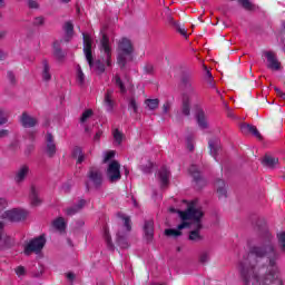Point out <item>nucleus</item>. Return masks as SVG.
Listing matches in <instances>:
<instances>
[{"label":"nucleus","instance_id":"1","mask_svg":"<svg viewBox=\"0 0 285 285\" xmlns=\"http://www.w3.org/2000/svg\"><path fill=\"white\" fill-rule=\"evenodd\" d=\"M257 244L252 245L239 262L238 271L244 285H285L279 275L282 254L275 247L273 234L266 224L256 223Z\"/></svg>","mask_w":285,"mask_h":285},{"label":"nucleus","instance_id":"2","mask_svg":"<svg viewBox=\"0 0 285 285\" xmlns=\"http://www.w3.org/2000/svg\"><path fill=\"white\" fill-rule=\"evenodd\" d=\"M179 217L183 222H188L191 219L194 222V230L189 232L188 240L189 242H204V236L199 234V230L204 228L202 224V217H204V210L202 208L195 207V202L190 203L186 209V212H179Z\"/></svg>","mask_w":285,"mask_h":285},{"label":"nucleus","instance_id":"3","mask_svg":"<svg viewBox=\"0 0 285 285\" xmlns=\"http://www.w3.org/2000/svg\"><path fill=\"white\" fill-rule=\"evenodd\" d=\"M134 53L135 46H132V41L128 38H121L117 47V63L121 70L126 68L129 61H132Z\"/></svg>","mask_w":285,"mask_h":285},{"label":"nucleus","instance_id":"4","mask_svg":"<svg viewBox=\"0 0 285 285\" xmlns=\"http://www.w3.org/2000/svg\"><path fill=\"white\" fill-rule=\"evenodd\" d=\"M46 246V235H40L36 238H32L26 246H24V255L30 256L32 253L39 255L43 247Z\"/></svg>","mask_w":285,"mask_h":285},{"label":"nucleus","instance_id":"5","mask_svg":"<svg viewBox=\"0 0 285 285\" xmlns=\"http://www.w3.org/2000/svg\"><path fill=\"white\" fill-rule=\"evenodd\" d=\"M106 177L110 184H117L121 180V164L117 160H111L106 170Z\"/></svg>","mask_w":285,"mask_h":285},{"label":"nucleus","instance_id":"6","mask_svg":"<svg viewBox=\"0 0 285 285\" xmlns=\"http://www.w3.org/2000/svg\"><path fill=\"white\" fill-rule=\"evenodd\" d=\"M180 81L184 86V95L183 97H198L197 90L193 86V73L189 71L183 72L180 77Z\"/></svg>","mask_w":285,"mask_h":285},{"label":"nucleus","instance_id":"7","mask_svg":"<svg viewBox=\"0 0 285 285\" xmlns=\"http://www.w3.org/2000/svg\"><path fill=\"white\" fill-rule=\"evenodd\" d=\"M100 51L104 52L105 61L108 68H110L112 66V49L110 48V38L106 33L102 35L100 40Z\"/></svg>","mask_w":285,"mask_h":285},{"label":"nucleus","instance_id":"8","mask_svg":"<svg viewBox=\"0 0 285 285\" xmlns=\"http://www.w3.org/2000/svg\"><path fill=\"white\" fill-rule=\"evenodd\" d=\"M28 217V213L23 209L13 208L10 210H6L2 215V219H8V222H23Z\"/></svg>","mask_w":285,"mask_h":285},{"label":"nucleus","instance_id":"9","mask_svg":"<svg viewBox=\"0 0 285 285\" xmlns=\"http://www.w3.org/2000/svg\"><path fill=\"white\" fill-rule=\"evenodd\" d=\"M87 177L89 181L92 183V186L96 188V190L101 188V184H104V175L99 169L90 168Z\"/></svg>","mask_w":285,"mask_h":285},{"label":"nucleus","instance_id":"10","mask_svg":"<svg viewBox=\"0 0 285 285\" xmlns=\"http://www.w3.org/2000/svg\"><path fill=\"white\" fill-rule=\"evenodd\" d=\"M83 35V53L86 56V59L88 61V65L90 68L95 66V60L92 59V39H90L89 36Z\"/></svg>","mask_w":285,"mask_h":285},{"label":"nucleus","instance_id":"11","mask_svg":"<svg viewBox=\"0 0 285 285\" xmlns=\"http://www.w3.org/2000/svg\"><path fill=\"white\" fill-rule=\"evenodd\" d=\"M142 230L147 244H150L155 238V222L153 219L145 220Z\"/></svg>","mask_w":285,"mask_h":285},{"label":"nucleus","instance_id":"12","mask_svg":"<svg viewBox=\"0 0 285 285\" xmlns=\"http://www.w3.org/2000/svg\"><path fill=\"white\" fill-rule=\"evenodd\" d=\"M45 153L50 158H52V157H55V155H57V144H55V136H52L51 132H47Z\"/></svg>","mask_w":285,"mask_h":285},{"label":"nucleus","instance_id":"13","mask_svg":"<svg viewBox=\"0 0 285 285\" xmlns=\"http://www.w3.org/2000/svg\"><path fill=\"white\" fill-rule=\"evenodd\" d=\"M189 175H191V177H193L196 186H198V188L206 186V179H204V177H202V173L199 171V168L197 167V165H191L189 167Z\"/></svg>","mask_w":285,"mask_h":285},{"label":"nucleus","instance_id":"14","mask_svg":"<svg viewBox=\"0 0 285 285\" xmlns=\"http://www.w3.org/2000/svg\"><path fill=\"white\" fill-rule=\"evenodd\" d=\"M115 89H107L106 94H105V98H104V106L107 110V112H114L115 110Z\"/></svg>","mask_w":285,"mask_h":285},{"label":"nucleus","instance_id":"15","mask_svg":"<svg viewBox=\"0 0 285 285\" xmlns=\"http://www.w3.org/2000/svg\"><path fill=\"white\" fill-rule=\"evenodd\" d=\"M28 175H30V166L21 165L16 170V175H14L16 184H23V181H26V177H28Z\"/></svg>","mask_w":285,"mask_h":285},{"label":"nucleus","instance_id":"16","mask_svg":"<svg viewBox=\"0 0 285 285\" xmlns=\"http://www.w3.org/2000/svg\"><path fill=\"white\" fill-rule=\"evenodd\" d=\"M20 124L23 128H35L39 124V120L24 111L20 116Z\"/></svg>","mask_w":285,"mask_h":285},{"label":"nucleus","instance_id":"17","mask_svg":"<svg viewBox=\"0 0 285 285\" xmlns=\"http://www.w3.org/2000/svg\"><path fill=\"white\" fill-rule=\"evenodd\" d=\"M209 146V154L214 159L217 161V157L219 156V153H222V142L217 138H213L208 141Z\"/></svg>","mask_w":285,"mask_h":285},{"label":"nucleus","instance_id":"18","mask_svg":"<svg viewBox=\"0 0 285 285\" xmlns=\"http://www.w3.org/2000/svg\"><path fill=\"white\" fill-rule=\"evenodd\" d=\"M265 57L268 61L267 68H269V70H279V68H282V65L279 63V60H277V58L275 57V53H273L272 51H266Z\"/></svg>","mask_w":285,"mask_h":285},{"label":"nucleus","instance_id":"19","mask_svg":"<svg viewBox=\"0 0 285 285\" xmlns=\"http://www.w3.org/2000/svg\"><path fill=\"white\" fill-rule=\"evenodd\" d=\"M190 99H197V96H183L180 112L184 117H190Z\"/></svg>","mask_w":285,"mask_h":285},{"label":"nucleus","instance_id":"20","mask_svg":"<svg viewBox=\"0 0 285 285\" xmlns=\"http://www.w3.org/2000/svg\"><path fill=\"white\" fill-rule=\"evenodd\" d=\"M240 130L244 135L250 134L254 137H256V139L262 140V134H259V130H257V127H255L253 125L243 124V125H240Z\"/></svg>","mask_w":285,"mask_h":285},{"label":"nucleus","instance_id":"21","mask_svg":"<svg viewBox=\"0 0 285 285\" xmlns=\"http://www.w3.org/2000/svg\"><path fill=\"white\" fill-rule=\"evenodd\" d=\"M189 224L186 222H183L180 225L177 226V229L167 228L165 229V235L167 237H181V230L184 228H188Z\"/></svg>","mask_w":285,"mask_h":285},{"label":"nucleus","instance_id":"22","mask_svg":"<svg viewBox=\"0 0 285 285\" xmlns=\"http://www.w3.org/2000/svg\"><path fill=\"white\" fill-rule=\"evenodd\" d=\"M29 199L31 202V206H41L42 204L41 197H39V188L35 185L30 188Z\"/></svg>","mask_w":285,"mask_h":285},{"label":"nucleus","instance_id":"23","mask_svg":"<svg viewBox=\"0 0 285 285\" xmlns=\"http://www.w3.org/2000/svg\"><path fill=\"white\" fill-rule=\"evenodd\" d=\"M196 121L202 130L208 129V120H206V114L204 112V109H198L196 111Z\"/></svg>","mask_w":285,"mask_h":285},{"label":"nucleus","instance_id":"24","mask_svg":"<svg viewBox=\"0 0 285 285\" xmlns=\"http://www.w3.org/2000/svg\"><path fill=\"white\" fill-rule=\"evenodd\" d=\"M53 57L58 61H63L66 59V52L61 49V43H59V41L53 42Z\"/></svg>","mask_w":285,"mask_h":285},{"label":"nucleus","instance_id":"25","mask_svg":"<svg viewBox=\"0 0 285 285\" xmlns=\"http://www.w3.org/2000/svg\"><path fill=\"white\" fill-rule=\"evenodd\" d=\"M85 206H86V199H80L78 204L67 208L66 214L69 217H72V215H77V213H79V210H81Z\"/></svg>","mask_w":285,"mask_h":285},{"label":"nucleus","instance_id":"26","mask_svg":"<svg viewBox=\"0 0 285 285\" xmlns=\"http://www.w3.org/2000/svg\"><path fill=\"white\" fill-rule=\"evenodd\" d=\"M14 242L8 235H3L0 233V250H6V248H12Z\"/></svg>","mask_w":285,"mask_h":285},{"label":"nucleus","instance_id":"27","mask_svg":"<svg viewBox=\"0 0 285 285\" xmlns=\"http://www.w3.org/2000/svg\"><path fill=\"white\" fill-rule=\"evenodd\" d=\"M158 177L161 181L163 186H168V179L170 177V170L166 168V166H163L160 170L158 171Z\"/></svg>","mask_w":285,"mask_h":285},{"label":"nucleus","instance_id":"28","mask_svg":"<svg viewBox=\"0 0 285 285\" xmlns=\"http://www.w3.org/2000/svg\"><path fill=\"white\" fill-rule=\"evenodd\" d=\"M263 166H265L266 168H275V166H277L279 164V158H275L273 156H268L266 155L263 158L262 161Z\"/></svg>","mask_w":285,"mask_h":285},{"label":"nucleus","instance_id":"29","mask_svg":"<svg viewBox=\"0 0 285 285\" xmlns=\"http://www.w3.org/2000/svg\"><path fill=\"white\" fill-rule=\"evenodd\" d=\"M63 30H65V41H70L75 35V24H72V22L68 21L65 23L63 26Z\"/></svg>","mask_w":285,"mask_h":285},{"label":"nucleus","instance_id":"30","mask_svg":"<svg viewBox=\"0 0 285 285\" xmlns=\"http://www.w3.org/2000/svg\"><path fill=\"white\" fill-rule=\"evenodd\" d=\"M216 186H218L217 188V195L219 197V199H226L227 197V191H226V183H224L223 179H218L216 181Z\"/></svg>","mask_w":285,"mask_h":285},{"label":"nucleus","instance_id":"31","mask_svg":"<svg viewBox=\"0 0 285 285\" xmlns=\"http://www.w3.org/2000/svg\"><path fill=\"white\" fill-rule=\"evenodd\" d=\"M112 81L116 88H119L120 95H126V92H128V89H126V85L124 83V80H121V77H119V75H116Z\"/></svg>","mask_w":285,"mask_h":285},{"label":"nucleus","instance_id":"32","mask_svg":"<svg viewBox=\"0 0 285 285\" xmlns=\"http://www.w3.org/2000/svg\"><path fill=\"white\" fill-rule=\"evenodd\" d=\"M76 81L81 88L82 86H86V75L79 65L77 66Z\"/></svg>","mask_w":285,"mask_h":285},{"label":"nucleus","instance_id":"33","mask_svg":"<svg viewBox=\"0 0 285 285\" xmlns=\"http://www.w3.org/2000/svg\"><path fill=\"white\" fill-rule=\"evenodd\" d=\"M72 157L78 158L77 164H83V160L86 159V155H83V149L81 147H75L72 150Z\"/></svg>","mask_w":285,"mask_h":285},{"label":"nucleus","instance_id":"34","mask_svg":"<svg viewBox=\"0 0 285 285\" xmlns=\"http://www.w3.org/2000/svg\"><path fill=\"white\" fill-rule=\"evenodd\" d=\"M145 106L148 110H157V108H159V99L147 98L145 99Z\"/></svg>","mask_w":285,"mask_h":285},{"label":"nucleus","instance_id":"35","mask_svg":"<svg viewBox=\"0 0 285 285\" xmlns=\"http://www.w3.org/2000/svg\"><path fill=\"white\" fill-rule=\"evenodd\" d=\"M42 66V79L43 81H50V79H52V75H50V65H48V60H43Z\"/></svg>","mask_w":285,"mask_h":285},{"label":"nucleus","instance_id":"36","mask_svg":"<svg viewBox=\"0 0 285 285\" xmlns=\"http://www.w3.org/2000/svg\"><path fill=\"white\" fill-rule=\"evenodd\" d=\"M52 226L57 230H66V220L63 219V217H58L56 220H53Z\"/></svg>","mask_w":285,"mask_h":285},{"label":"nucleus","instance_id":"37","mask_svg":"<svg viewBox=\"0 0 285 285\" xmlns=\"http://www.w3.org/2000/svg\"><path fill=\"white\" fill-rule=\"evenodd\" d=\"M238 3L244 10H247L248 12H253V10H255V4H253L250 0H238Z\"/></svg>","mask_w":285,"mask_h":285},{"label":"nucleus","instance_id":"38","mask_svg":"<svg viewBox=\"0 0 285 285\" xmlns=\"http://www.w3.org/2000/svg\"><path fill=\"white\" fill-rule=\"evenodd\" d=\"M117 217H119V219H124V226L126 228V230H128L129 233L132 230V226L130 225V218L126 215H124V213H118Z\"/></svg>","mask_w":285,"mask_h":285},{"label":"nucleus","instance_id":"39","mask_svg":"<svg viewBox=\"0 0 285 285\" xmlns=\"http://www.w3.org/2000/svg\"><path fill=\"white\" fill-rule=\"evenodd\" d=\"M92 68H95V70H97L99 75H104V72H106V65L99 59L94 62Z\"/></svg>","mask_w":285,"mask_h":285},{"label":"nucleus","instance_id":"40","mask_svg":"<svg viewBox=\"0 0 285 285\" xmlns=\"http://www.w3.org/2000/svg\"><path fill=\"white\" fill-rule=\"evenodd\" d=\"M105 242L109 250H115V245L112 244V238L110 237V232H108V229H105Z\"/></svg>","mask_w":285,"mask_h":285},{"label":"nucleus","instance_id":"41","mask_svg":"<svg viewBox=\"0 0 285 285\" xmlns=\"http://www.w3.org/2000/svg\"><path fill=\"white\" fill-rule=\"evenodd\" d=\"M117 244L118 246H120V248H128V240L126 238V236L121 235V234H117Z\"/></svg>","mask_w":285,"mask_h":285},{"label":"nucleus","instance_id":"42","mask_svg":"<svg viewBox=\"0 0 285 285\" xmlns=\"http://www.w3.org/2000/svg\"><path fill=\"white\" fill-rule=\"evenodd\" d=\"M32 26L33 28H41V26H46V18L43 16L33 18Z\"/></svg>","mask_w":285,"mask_h":285},{"label":"nucleus","instance_id":"43","mask_svg":"<svg viewBox=\"0 0 285 285\" xmlns=\"http://www.w3.org/2000/svg\"><path fill=\"white\" fill-rule=\"evenodd\" d=\"M114 139L118 144V146H121V141H124V134L119 131V129H115L114 132Z\"/></svg>","mask_w":285,"mask_h":285},{"label":"nucleus","instance_id":"44","mask_svg":"<svg viewBox=\"0 0 285 285\" xmlns=\"http://www.w3.org/2000/svg\"><path fill=\"white\" fill-rule=\"evenodd\" d=\"M94 115L92 109H87L82 112L81 117H80V124H86V121H88V119H90V117Z\"/></svg>","mask_w":285,"mask_h":285},{"label":"nucleus","instance_id":"45","mask_svg":"<svg viewBox=\"0 0 285 285\" xmlns=\"http://www.w3.org/2000/svg\"><path fill=\"white\" fill-rule=\"evenodd\" d=\"M129 108L134 110L135 115L139 112V107L137 106V100L135 98L129 99Z\"/></svg>","mask_w":285,"mask_h":285},{"label":"nucleus","instance_id":"46","mask_svg":"<svg viewBox=\"0 0 285 285\" xmlns=\"http://www.w3.org/2000/svg\"><path fill=\"white\" fill-rule=\"evenodd\" d=\"M115 155H116L115 150L107 151L105 154L104 164H108L110 159H115Z\"/></svg>","mask_w":285,"mask_h":285},{"label":"nucleus","instance_id":"47","mask_svg":"<svg viewBox=\"0 0 285 285\" xmlns=\"http://www.w3.org/2000/svg\"><path fill=\"white\" fill-rule=\"evenodd\" d=\"M210 259V256L208 255L207 252H204L199 256V263L200 264H207V262Z\"/></svg>","mask_w":285,"mask_h":285},{"label":"nucleus","instance_id":"48","mask_svg":"<svg viewBox=\"0 0 285 285\" xmlns=\"http://www.w3.org/2000/svg\"><path fill=\"white\" fill-rule=\"evenodd\" d=\"M174 28H176L177 32H179V35L185 37V39H188V32L186 31V29H184V28H181V26H179V22Z\"/></svg>","mask_w":285,"mask_h":285},{"label":"nucleus","instance_id":"49","mask_svg":"<svg viewBox=\"0 0 285 285\" xmlns=\"http://www.w3.org/2000/svg\"><path fill=\"white\" fill-rule=\"evenodd\" d=\"M144 71L146 72V75H153V72H155V67L153 66V63H146L144 67Z\"/></svg>","mask_w":285,"mask_h":285},{"label":"nucleus","instance_id":"50","mask_svg":"<svg viewBox=\"0 0 285 285\" xmlns=\"http://www.w3.org/2000/svg\"><path fill=\"white\" fill-rule=\"evenodd\" d=\"M28 1V8L31 10H39V2L36 0H27Z\"/></svg>","mask_w":285,"mask_h":285},{"label":"nucleus","instance_id":"51","mask_svg":"<svg viewBox=\"0 0 285 285\" xmlns=\"http://www.w3.org/2000/svg\"><path fill=\"white\" fill-rule=\"evenodd\" d=\"M186 142H187V148L190 153H193V150H195V145H193V137H187L186 139Z\"/></svg>","mask_w":285,"mask_h":285},{"label":"nucleus","instance_id":"52","mask_svg":"<svg viewBox=\"0 0 285 285\" xmlns=\"http://www.w3.org/2000/svg\"><path fill=\"white\" fill-rule=\"evenodd\" d=\"M16 274L18 275V277H21L22 275H26V267L24 266H18L16 268Z\"/></svg>","mask_w":285,"mask_h":285},{"label":"nucleus","instance_id":"53","mask_svg":"<svg viewBox=\"0 0 285 285\" xmlns=\"http://www.w3.org/2000/svg\"><path fill=\"white\" fill-rule=\"evenodd\" d=\"M8 208V200L6 198H0V213L1 210H6Z\"/></svg>","mask_w":285,"mask_h":285},{"label":"nucleus","instance_id":"54","mask_svg":"<svg viewBox=\"0 0 285 285\" xmlns=\"http://www.w3.org/2000/svg\"><path fill=\"white\" fill-rule=\"evenodd\" d=\"M3 124H8V117L3 111H0V126H3Z\"/></svg>","mask_w":285,"mask_h":285},{"label":"nucleus","instance_id":"55","mask_svg":"<svg viewBox=\"0 0 285 285\" xmlns=\"http://www.w3.org/2000/svg\"><path fill=\"white\" fill-rule=\"evenodd\" d=\"M67 279L70 282V284L75 283L76 275L72 272H69L66 274Z\"/></svg>","mask_w":285,"mask_h":285},{"label":"nucleus","instance_id":"56","mask_svg":"<svg viewBox=\"0 0 285 285\" xmlns=\"http://www.w3.org/2000/svg\"><path fill=\"white\" fill-rule=\"evenodd\" d=\"M170 110V102H165L163 105V115H168V111Z\"/></svg>","mask_w":285,"mask_h":285},{"label":"nucleus","instance_id":"57","mask_svg":"<svg viewBox=\"0 0 285 285\" xmlns=\"http://www.w3.org/2000/svg\"><path fill=\"white\" fill-rule=\"evenodd\" d=\"M167 21H168V23H170V26H174V28H175V26H177V21H175V19L173 18V16L171 14H168L167 16Z\"/></svg>","mask_w":285,"mask_h":285},{"label":"nucleus","instance_id":"58","mask_svg":"<svg viewBox=\"0 0 285 285\" xmlns=\"http://www.w3.org/2000/svg\"><path fill=\"white\" fill-rule=\"evenodd\" d=\"M7 77L11 83L16 82L14 73L12 71H8Z\"/></svg>","mask_w":285,"mask_h":285},{"label":"nucleus","instance_id":"59","mask_svg":"<svg viewBox=\"0 0 285 285\" xmlns=\"http://www.w3.org/2000/svg\"><path fill=\"white\" fill-rule=\"evenodd\" d=\"M101 135H104V131L98 130V131L96 132V135L94 136V140H95V141H99V139H101Z\"/></svg>","mask_w":285,"mask_h":285},{"label":"nucleus","instance_id":"60","mask_svg":"<svg viewBox=\"0 0 285 285\" xmlns=\"http://www.w3.org/2000/svg\"><path fill=\"white\" fill-rule=\"evenodd\" d=\"M32 150H35V145H29L27 147V149L24 150V155H30V153H32Z\"/></svg>","mask_w":285,"mask_h":285},{"label":"nucleus","instance_id":"61","mask_svg":"<svg viewBox=\"0 0 285 285\" xmlns=\"http://www.w3.org/2000/svg\"><path fill=\"white\" fill-rule=\"evenodd\" d=\"M8 135H9L8 129L0 130V139H2V137H8Z\"/></svg>","mask_w":285,"mask_h":285},{"label":"nucleus","instance_id":"62","mask_svg":"<svg viewBox=\"0 0 285 285\" xmlns=\"http://www.w3.org/2000/svg\"><path fill=\"white\" fill-rule=\"evenodd\" d=\"M206 77L209 78V81H213V73L210 72V70L206 71Z\"/></svg>","mask_w":285,"mask_h":285},{"label":"nucleus","instance_id":"63","mask_svg":"<svg viewBox=\"0 0 285 285\" xmlns=\"http://www.w3.org/2000/svg\"><path fill=\"white\" fill-rule=\"evenodd\" d=\"M3 59H6V52L0 50V61H3Z\"/></svg>","mask_w":285,"mask_h":285},{"label":"nucleus","instance_id":"64","mask_svg":"<svg viewBox=\"0 0 285 285\" xmlns=\"http://www.w3.org/2000/svg\"><path fill=\"white\" fill-rule=\"evenodd\" d=\"M8 35V31H0V39H3Z\"/></svg>","mask_w":285,"mask_h":285}]
</instances>
